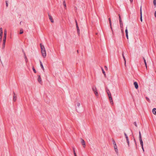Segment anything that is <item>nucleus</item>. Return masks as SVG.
Here are the masks:
<instances>
[{
	"label": "nucleus",
	"mask_w": 156,
	"mask_h": 156,
	"mask_svg": "<svg viewBox=\"0 0 156 156\" xmlns=\"http://www.w3.org/2000/svg\"><path fill=\"white\" fill-rule=\"evenodd\" d=\"M40 47L41 50V53L42 55L44 58H45L46 55V51L44 45L42 44H40Z\"/></svg>",
	"instance_id": "f257e3e1"
},
{
	"label": "nucleus",
	"mask_w": 156,
	"mask_h": 156,
	"mask_svg": "<svg viewBox=\"0 0 156 156\" xmlns=\"http://www.w3.org/2000/svg\"><path fill=\"white\" fill-rule=\"evenodd\" d=\"M92 89L93 92H94V93L95 94L96 96H98V92L97 89L95 87H93L92 88Z\"/></svg>",
	"instance_id": "f03ea898"
},
{
	"label": "nucleus",
	"mask_w": 156,
	"mask_h": 156,
	"mask_svg": "<svg viewBox=\"0 0 156 156\" xmlns=\"http://www.w3.org/2000/svg\"><path fill=\"white\" fill-rule=\"evenodd\" d=\"M75 22H76V27L77 28V33H78V34L79 35L80 34V30H79V28L78 25V24H77V21L76 20H75Z\"/></svg>",
	"instance_id": "7ed1b4c3"
},
{
	"label": "nucleus",
	"mask_w": 156,
	"mask_h": 156,
	"mask_svg": "<svg viewBox=\"0 0 156 156\" xmlns=\"http://www.w3.org/2000/svg\"><path fill=\"white\" fill-rule=\"evenodd\" d=\"M114 149L115 150V152L116 153V154H118V150L117 149V145H116L114 146Z\"/></svg>",
	"instance_id": "20e7f679"
},
{
	"label": "nucleus",
	"mask_w": 156,
	"mask_h": 156,
	"mask_svg": "<svg viewBox=\"0 0 156 156\" xmlns=\"http://www.w3.org/2000/svg\"><path fill=\"white\" fill-rule=\"evenodd\" d=\"M81 141L82 144L83 146V147H85V143L84 140L82 138L81 139Z\"/></svg>",
	"instance_id": "39448f33"
},
{
	"label": "nucleus",
	"mask_w": 156,
	"mask_h": 156,
	"mask_svg": "<svg viewBox=\"0 0 156 156\" xmlns=\"http://www.w3.org/2000/svg\"><path fill=\"white\" fill-rule=\"evenodd\" d=\"M134 85L136 89H137L138 88V85L137 83L136 82H134Z\"/></svg>",
	"instance_id": "423d86ee"
},
{
	"label": "nucleus",
	"mask_w": 156,
	"mask_h": 156,
	"mask_svg": "<svg viewBox=\"0 0 156 156\" xmlns=\"http://www.w3.org/2000/svg\"><path fill=\"white\" fill-rule=\"evenodd\" d=\"M125 32H126V37L127 39H128V30L127 29V27H126V28L125 30Z\"/></svg>",
	"instance_id": "0eeeda50"
},
{
	"label": "nucleus",
	"mask_w": 156,
	"mask_h": 156,
	"mask_svg": "<svg viewBox=\"0 0 156 156\" xmlns=\"http://www.w3.org/2000/svg\"><path fill=\"white\" fill-rule=\"evenodd\" d=\"M14 96H13V100L14 101H15L16 100L17 97L15 96V94L14 92H13Z\"/></svg>",
	"instance_id": "6e6552de"
},
{
	"label": "nucleus",
	"mask_w": 156,
	"mask_h": 156,
	"mask_svg": "<svg viewBox=\"0 0 156 156\" xmlns=\"http://www.w3.org/2000/svg\"><path fill=\"white\" fill-rule=\"evenodd\" d=\"M108 98L111 103V104L113 105V100L112 96L109 97Z\"/></svg>",
	"instance_id": "1a4fd4ad"
},
{
	"label": "nucleus",
	"mask_w": 156,
	"mask_h": 156,
	"mask_svg": "<svg viewBox=\"0 0 156 156\" xmlns=\"http://www.w3.org/2000/svg\"><path fill=\"white\" fill-rule=\"evenodd\" d=\"M38 81L41 84L42 83V80H41V78L40 75L38 76Z\"/></svg>",
	"instance_id": "9d476101"
},
{
	"label": "nucleus",
	"mask_w": 156,
	"mask_h": 156,
	"mask_svg": "<svg viewBox=\"0 0 156 156\" xmlns=\"http://www.w3.org/2000/svg\"><path fill=\"white\" fill-rule=\"evenodd\" d=\"M139 140L140 141V144L141 146H143V141H142V138H139Z\"/></svg>",
	"instance_id": "9b49d317"
},
{
	"label": "nucleus",
	"mask_w": 156,
	"mask_h": 156,
	"mask_svg": "<svg viewBox=\"0 0 156 156\" xmlns=\"http://www.w3.org/2000/svg\"><path fill=\"white\" fill-rule=\"evenodd\" d=\"M48 16L49 17V19L50 20L51 22V23H53L54 22V20L52 19L51 16V15H49V14L48 15Z\"/></svg>",
	"instance_id": "f8f14e48"
},
{
	"label": "nucleus",
	"mask_w": 156,
	"mask_h": 156,
	"mask_svg": "<svg viewBox=\"0 0 156 156\" xmlns=\"http://www.w3.org/2000/svg\"><path fill=\"white\" fill-rule=\"evenodd\" d=\"M40 66H41V68L44 70V69L42 63L41 61H40Z\"/></svg>",
	"instance_id": "ddd939ff"
},
{
	"label": "nucleus",
	"mask_w": 156,
	"mask_h": 156,
	"mask_svg": "<svg viewBox=\"0 0 156 156\" xmlns=\"http://www.w3.org/2000/svg\"><path fill=\"white\" fill-rule=\"evenodd\" d=\"M120 27L121 28V30L122 31H123V24L122 23H120Z\"/></svg>",
	"instance_id": "4468645a"
},
{
	"label": "nucleus",
	"mask_w": 156,
	"mask_h": 156,
	"mask_svg": "<svg viewBox=\"0 0 156 156\" xmlns=\"http://www.w3.org/2000/svg\"><path fill=\"white\" fill-rule=\"evenodd\" d=\"M152 112L154 115H156V108H154L153 109Z\"/></svg>",
	"instance_id": "2eb2a0df"
},
{
	"label": "nucleus",
	"mask_w": 156,
	"mask_h": 156,
	"mask_svg": "<svg viewBox=\"0 0 156 156\" xmlns=\"http://www.w3.org/2000/svg\"><path fill=\"white\" fill-rule=\"evenodd\" d=\"M122 57H123V59H124V63H125V66H126V58H125V56H124V54H123V53H122Z\"/></svg>",
	"instance_id": "dca6fc26"
},
{
	"label": "nucleus",
	"mask_w": 156,
	"mask_h": 156,
	"mask_svg": "<svg viewBox=\"0 0 156 156\" xmlns=\"http://www.w3.org/2000/svg\"><path fill=\"white\" fill-rule=\"evenodd\" d=\"M63 6H64L65 8L66 9V4L65 0H64V1H63Z\"/></svg>",
	"instance_id": "f3484780"
},
{
	"label": "nucleus",
	"mask_w": 156,
	"mask_h": 156,
	"mask_svg": "<svg viewBox=\"0 0 156 156\" xmlns=\"http://www.w3.org/2000/svg\"><path fill=\"white\" fill-rule=\"evenodd\" d=\"M24 56L25 61L26 62H28V59H27V58L26 55V54L25 53H24Z\"/></svg>",
	"instance_id": "a211bd4d"
},
{
	"label": "nucleus",
	"mask_w": 156,
	"mask_h": 156,
	"mask_svg": "<svg viewBox=\"0 0 156 156\" xmlns=\"http://www.w3.org/2000/svg\"><path fill=\"white\" fill-rule=\"evenodd\" d=\"M140 20L142 22V12H141V9H140Z\"/></svg>",
	"instance_id": "6ab92c4d"
},
{
	"label": "nucleus",
	"mask_w": 156,
	"mask_h": 156,
	"mask_svg": "<svg viewBox=\"0 0 156 156\" xmlns=\"http://www.w3.org/2000/svg\"><path fill=\"white\" fill-rule=\"evenodd\" d=\"M143 59L144 60V63H145V66H146V68H147V63H146V61L145 58L144 57L143 58Z\"/></svg>",
	"instance_id": "aec40b11"
},
{
	"label": "nucleus",
	"mask_w": 156,
	"mask_h": 156,
	"mask_svg": "<svg viewBox=\"0 0 156 156\" xmlns=\"http://www.w3.org/2000/svg\"><path fill=\"white\" fill-rule=\"evenodd\" d=\"M112 142L113 144L114 145V146L116 145L115 142V140H114V139H112Z\"/></svg>",
	"instance_id": "412c9836"
},
{
	"label": "nucleus",
	"mask_w": 156,
	"mask_h": 156,
	"mask_svg": "<svg viewBox=\"0 0 156 156\" xmlns=\"http://www.w3.org/2000/svg\"><path fill=\"white\" fill-rule=\"evenodd\" d=\"M6 35H7V31L6 30H5L4 31V37H6Z\"/></svg>",
	"instance_id": "4be33fe9"
},
{
	"label": "nucleus",
	"mask_w": 156,
	"mask_h": 156,
	"mask_svg": "<svg viewBox=\"0 0 156 156\" xmlns=\"http://www.w3.org/2000/svg\"><path fill=\"white\" fill-rule=\"evenodd\" d=\"M124 135L126 138V141L129 140L128 137L126 133H124Z\"/></svg>",
	"instance_id": "5701e85b"
},
{
	"label": "nucleus",
	"mask_w": 156,
	"mask_h": 156,
	"mask_svg": "<svg viewBox=\"0 0 156 156\" xmlns=\"http://www.w3.org/2000/svg\"><path fill=\"white\" fill-rule=\"evenodd\" d=\"M109 24H110V28H111L112 31H113V30H112V22H111V21L109 22Z\"/></svg>",
	"instance_id": "b1692460"
},
{
	"label": "nucleus",
	"mask_w": 156,
	"mask_h": 156,
	"mask_svg": "<svg viewBox=\"0 0 156 156\" xmlns=\"http://www.w3.org/2000/svg\"><path fill=\"white\" fill-rule=\"evenodd\" d=\"M119 23H122V20L121 19V18L120 15H119Z\"/></svg>",
	"instance_id": "393cba45"
},
{
	"label": "nucleus",
	"mask_w": 156,
	"mask_h": 156,
	"mask_svg": "<svg viewBox=\"0 0 156 156\" xmlns=\"http://www.w3.org/2000/svg\"><path fill=\"white\" fill-rule=\"evenodd\" d=\"M101 70H102V72L103 73V74H104L105 76H106V74H105V71H104L103 69L102 68H101Z\"/></svg>",
	"instance_id": "a878e982"
},
{
	"label": "nucleus",
	"mask_w": 156,
	"mask_h": 156,
	"mask_svg": "<svg viewBox=\"0 0 156 156\" xmlns=\"http://www.w3.org/2000/svg\"><path fill=\"white\" fill-rule=\"evenodd\" d=\"M106 92H107V93H108L109 92H110L109 90L107 88L106 89Z\"/></svg>",
	"instance_id": "bb28decb"
},
{
	"label": "nucleus",
	"mask_w": 156,
	"mask_h": 156,
	"mask_svg": "<svg viewBox=\"0 0 156 156\" xmlns=\"http://www.w3.org/2000/svg\"><path fill=\"white\" fill-rule=\"evenodd\" d=\"M6 37H4V38L3 40V42H5L6 40Z\"/></svg>",
	"instance_id": "cd10ccee"
},
{
	"label": "nucleus",
	"mask_w": 156,
	"mask_h": 156,
	"mask_svg": "<svg viewBox=\"0 0 156 156\" xmlns=\"http://www.w3.org/2000/svg\"><path fill=\"white\" fill-rule=\"evenodd\" d=\"M5 42H3V44H2V47L3 48H4L5 47Z\"/></svg>",
	"instance_id": "c85d7f7f"
},
{
	"label": "nucleus",
	"mask_w": 156,
	"mask_h": 156,
	"mask_svg": "<svg viewBox=\"0 0 156 156\" xmlns=\"http://www.w3.org/2000/svg\"><path fill=\"white\" fill-rule=\"evenodd\" d=\"M107 94L108 95V97H110V96H111V93L110 92H109L108 93H107Z\"/></svg>",
	"instance_id": "c756f323"
},
{
	"label": "nucleus",
	"mask_w": 156,
	"mask_h": 156,
	"mask_svg": "<svg viewBox=\"0 0 156 156\" xmlns=\"http://www.w3.org/2000/svg\"><path fill=\"white\" fill-rule=\"evenodd\" d=\"M139 138H142V137H141V133H140V131H139Z\"/></svg>",
	"instance_id": "7c9ffc66"
},
{
	"label": "nucleus",
	"mask_w": 156,
	"mask_h": 156,
	"mask_svg": "<svg viewBox=\"0 0 156 156\" xmlns=\"http://www.w3.org/2000/svg\"><path fill=\"white\" fill-rule=\"evenodd\" d=\"M154 5L156 6V0H154L153 1Z\"/></svg>",
	"instance_id": "2f4dec72"
},
{
	"label": "nucleus",
	"mask_w": 156,
	"mask_h": 156,
	"mask_svg": "<svg viewBox=\"0 0 156 156\" xmlns=\"http://www.w3.org/2000/svg\"><path fill=\"white\" fill-rule=\"evenodd\" d=\"M146 99L149 102H150V100L149 99V98H148L147 97H146Z\"/></svg>",
	"instance_id": "473e14b6"
},
{
	"label": "nucleus",
	"mask_w": 156,
	"mask_h": 156,
	"mask_svg": "<svg viewBox=\"0 0 156 156\" xmlns=\"http://www.w3.org/2000/svg\"><path fill=\"white\" fill-rule=\"evenodd\" d=\"M23 30L21 29L20 30V34H21L23 33Z\"/></svg>",
	"instance_id": "72a5a7b5"
},
{
	"label": "nucleus",
	"mask_w": 156,
	"mask_h": 156,
	"mask_svg": "<svg viewBox=\"0 0 156 156\" xmlns=\"http://www.w3.org/2000/svg\"><path fill=\"white\" fill-rule=\"evenodd\" d=\"M33 70L34 72V73H36V71L35 70V69L34 67L33 68Z\"/></svg>",
	"instance_id": "f704fd0d"
},
{
	"label": "nucleus",
	"mask_w": 156,
	"mask_h": 156,
	"mask_svg": "<svg viewBox=\"0 0 156 156\" xmlns=\"http://www.w3.org/2000/svg\"><path fill=\"white\" fill-rule=\"evenodd\" d=\"M3 33L2 29V28H0V33Z\"/></svg>",
	"instance_id": "c9c22d12"
},
{
	"label": "nucleus",
	"mask_w": 156,
	"mask_h": 156,
	"mask_svg": "<svg viewBox=\"0 0 156 156\" xmlns=\"http://www.w3.org/2000/svg\"><path fill=\"white\" fill-rule=\"evenodd\" d=\"M6 7H8V2L7 1H6Z\"/></svg>",
	"instance_id": "e433bc0d"
},
{
	"label": "nucleus",
	"mask_w": 156,
	"mask_h": 156,
	"mask_svg": "<svg viewBox=\"0 0 156 156\" xmlns=\"http://www.w3.org/2000/svg\"><path fill=\"white\" fill-rule=\"evenodd\" d=\"M126 141L127 142V144H128V146L129 147V140H127Z\"/></svg>",
	"instance_id": "4c0bfd02"
},
{
	"label": "nucleus",
	"mask_w": 156,
	"mask_h": 156,
	"mask_svg": "<svg viewBox=\"0 0 156 156\" xmlns=\"http://www.w3.org/2000/svg\"><path fill=\"white\" fill-rule=\"evenodd\" d=\"M134 125H135V126H136V127H137V124H136V122H134Z\"/></svg>",
	"instance_id": "58836bf2"
},
{
	"label": "nucleus",
	"mask_w": 156,
	"mask_h": 156,
	"mask_svg": "<svg viewBox=\"0 0 156 156\" xmlns=\"http://www.w3.org/2000/svg\"><path fill=\"white\" fill-rule=\"evenodd\" d=\"M77 105L78 107H79L80 105V103H78L77 104Z\"/></svg>",
	"instance_id": "ea45409f"
},
{
	"label": "nucleus",
	"mask_w": 156,
	"mask_h": 156,
	"mask_svg": "<svg viewBox=\"0 0 156 156\" xmlns=\"http://www.w3.org/2000/svg\"><path fill=\"white\" fill-rule=\"evenodd\" d=\"M3 34V33H0V36L2 37Z\"/></svg>",
	"instance_id": "a19ab883"
},
{
	"label": "nucleus",
	"mask_w": 156,
	"mask_h": 156,
	"mask_svg": "<svg viewBox=\"0 0 156 156\" xmlns=\"http://www.w3.org/2000/svg\"><path fill=\"white\" fill-rule=\"evenodd\" d=\"M141 147H142V148L143 150V151H144V147H143V146H141Z\"/></svg>",
	"instance_id": "79ce46f5"
},
{
	"label": "nucleus",
	"mask_w": 156,
	"mask_h": 156,
	"mask_svg": "<svg viewBox=\"0 0 156 156\" xmlns=\"http://www.w3.org/2000/svg\"><path fill=\"white\" fill-rule=\"evenodd\" d=\"M73 152H75V148L74 147H73Z\"/></svg>",
	"instance_id": "37998d69"
},
{
	"label": "nucleus",
	"mask_w": 156,
	"mask_h": 156,
	"mask_svg": "<svg viewBox=\"0 0 156 156\" xmlns=\"http://www.w3.org/2000/svg\"><path fill=\"white\" fill-rule=\"evenodd\" d=\"M73 153H74V155L75 156H77L76 155V152H73Z\"/></svg>",
	"instance_id": "c03bdc74"
},
{
	"label": "nucleus",
	"mask_w": 156,
	"mask_h": 156,
	"mask_svg": "<svg viewBox=\"0 0 156 156\" xmlns=\"http://www.w3.org/2000/svg\"><path fill=\"white\" fill-rule=\"evenodd\" d=\"M105 68L106 70H107L108 68H107V67L106 66H105Z\"/></svg>",
	"instance_id": "a18cd8bd"
},
{
	"label": "nucleus",
	"mask_w": 156,
	"mask_h": 156,
	"mask_svg": "<svg viewBox=\"0 0 156 156\" xmlns=\"http://www.w3.org/2000/svg\"><path fill=\"white\" fill-rule=\"evenodd\" d=\"M108 20H109V22L111 21V19L110 18H109Z\"/></svg>",
	"instance_id": "49530a36"
},
{
	"label": "nucleus",
	"mask_w": 156,
	"mask_h": 156,
	"mask_svg": "<svg viewBox=\"0 0 156 156\" xmlns=\"http://www.w3.org/2000/svg\"><path fill=\"white\" fill-rule=\"evenodd\" d=\"M154 15H155V17H156V11L155 12Z\"/></svg>",
	"instance_id": "de8ad7c7"
},
{
	"label": "nucleus",
	"mask_w": 156,
	"mask_h": 156,
	"mask_svg": "<svg viewBox=\"0 0 156 156\" xmlns=\"http://www.w3.org/2000/svg\"><path fill=\"white\" fill-rule=\"evenodd\" d=\"M2 38V37L0 36V40L1 41Z\"/></svg>",
	"instance_id": "09e8293b"
},
{
	"label": "nucleus",
	"mask_w": 156,
	"mask_h": 156,
	"mask_svg": "<svg viewBox=\"0 0 156 156\" xmlns=\"http://www.w3.org/2000/svg\"><path fill=\"white\" fill-rule=\"evenodd\" d=\"M130 2H133V0H130Z\"/></svg>",
	"instance_id": "8fccbe9b"
},
{
	"label": "nucleus",
	"mask_w": 156,
	"mask_h": 156,
	"mask_svg": "<svg viewBox=\"0 0 156 156\" xmlns=\"http://www.w3.org/2000/svg\"><path fill=\"white\" fill-rule=\"evenodd\" d=\"M77 52L78 53V50L77 51Z\"/></svg>",
	"instance_id": "3c124183"
},
{
	"label": "nucleus",
	"mask_w": 156,
	"mask_h": 156,
	"mask_svg": "<svg viewBox=\"0 0 156 156\" xmlns=\"http://www.w3.org/2000/svg\"><path fill=\"white\" fill-rule=\"evenodd\" d=\"M21 22H20V24H21Z\"/></svg>",
	"instance_id": "603ef678"
}]
</instances>
